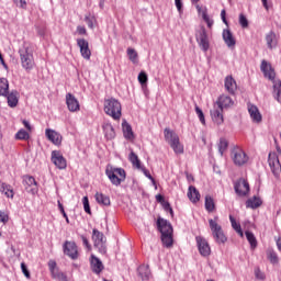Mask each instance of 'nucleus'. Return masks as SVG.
Returning <instances> with one entry per match:
<instances>
[{"instance_id": "52", "label": "nucleus", "mask_w": 281, "mask_h": 281, "mask_svg": "<svg viewBox=\"0 0 281 281\" xmlns=\"http://www.w3.org/2000/svg\"><path fill=\"white\" fill-rule=\"evenodd\" d=\"M13 2L15 3V5L18 8H21L22 10L27 9V1H25V0H13Z\"/></svg>"}, {"instance_id": "57", "label": "nucleus", "mask_w": 281, "mask_h": 281, "mask_svg": "<svg viewBox=\"0 0 281 281\" xmlns=\"http://www.w3.org/2000/svg\"><path fill=\"white\" fill-rule=\"evenodd\" d=\"M142 170L145 177H147V179H149L155 186V178H153V176L150 175V171H148L146 168H142Z\"/></svg>"}, {"instance_id": "15", "label": "nucleus", "mask_w": 281, "mask_h": 281, "mask_svg": "<svg viewBox=\"0 0 281 281\" xmlns=\"http://www.w3.org/2000/svg\"><path fill=\"white\" fill-rule=\"evenodd\" d=\"M235 192L238 194V196H247L249 193V182L245 179H239L235 186Z\"/></svg>"}, {"instance_id": "23", "label": "nucleus", "mask_w": 281, "mask_h": 281, "mask_svg": "<svg viewBox=\"0 0 281 281\" xmlns=\"http://www.w3.org/2000/svg\"><path fill=\"white\" fill-rule=\"evenodd\" d=\"M137 273L143 281H149L153 273L150 272V267L148 265H142L137 269Z\"/></svg>"}, {"instance_id": "58", "label": "nucleus", "mask_w": 281, "mask_h": 281, "mask_svg": "<svg viewBox=\"0 0 281 281\" xmlns=\"http://www.w3.org/2000/svg\"><path fill=\"white\" fill-rule=\"evenodd\" d=\"M175 3L178 12L181 14L183 12V2L181 0H175Z\"/></svg>"}, {"instance_id": "10", "label": "nucleus", "mask_w": 281, "mask_h": 281, "mask_svg": "<svg viewBox=\"0 0 281 281\" xmlns=\"http://www.w3.org/2000/svg\"><path fill=\"white\" fill-rule=\"evenodd\" d=\"M50 161L58 168V170H65L67 168V159L64 158L60 150H53L50 154Z\"/></svg>"}, {"instance_id": "36", "label": "nucleus", "mask_w": 281, "mask_h": 281, "mask_svg": "<svg viewBox=\"0 0 281 281\" xmlns=\"http://www.w3.org/2000/svg\"><path fill=\"white\" fill-rule=\"evenodd\" d=\"M128 159L131 164L135 166V168H137L138 170L142 169V161L139 160V157L137 156V154H135V151L130 153Z\"/></svg>"}, {"instance_id": "4", "label": "nucleus", "mask_w": 281, "mask_h": 281, "mask_svg": "<svg viewBox=\"0 0 281 281\" xmlns=\"http://www.w3.org/2000/svg\"><path fill=\"white\" fill-rule=\"evenodd\" d=\"M164 134L166 142L171 146L176 155H183V145L179 142V135L169 127L165 128Z\"/></svg>"}, {"instance_id": "2", "label": "nucleus", "mask_w": 281, "mask_h": 281, "mask_svg": "<svg viewBox=\"0 0 281 281\" xmlns=\"http://www.w3.org/2000/svg\"><path fill=\"white\" fill-rule=\"evenodd\" d=\"M20 60L25 71H32L34 69V52L30 48V45L24 44L20 49Z\"/></svg>"}, {"instance_id": "12", "label": "nucleus", "mask_w": 281, "mask_h": 281, "mask_svg": "<svg viewBox=\"0 0 281 281\" xmlns=\"http://www.w3.org/2000/svg\"><path fill=\"white\" fill-rule=\"evenodd\" d=\"M195 240L201 256L207 258V256L212 254V248H210V244L207 243V240L201 236L195 237Z\"/></svg>"}, {"instance_id": "24", "label": "nucleus", "mask_w": 281, "mask_h": 281, "mask_svg": "<svg viewBox=\"0 0 281 281\" xmlns=\"http://www.w3.org/2000/svg\"><path fill=\"white\" fill-rule=\"evenodd\" d=\"M224 87L226 91L231 93V95H234V93H236V89H238V86L236 85V80L232 76H227L225 78Z\"/></svg>"}, {"instance_id": "46", "label": "nucleus", "mask_w": 281, "mask_h": 281, "mask_svg": "<svg viewBox=\"0 0 281 281\" xmlns=\"http://www.w3.org/2000/svg\"><path fill=\"white\" fill-rule=\"evenodd\" d=\"M15 139H24V140H27V139H30V133H27L25 130H20V131L15 134Z\"/></svg>"}, {"instance_id": "6", "label": "nucleus", "mask_w": 281, "mask_h": 281, "mask_svg": "<svg viewBox=\"0 0 281 281\" xmlns=\"http://www.w3.org/2000/svg\"><path fill=\"white\" fill-rule=\"evenodd\" d=\"M231 157L235 166H245L249 161V156L243 150V148L235 146L231 150Z\"/></svg>"}, {"instance_id": "25", "label": "nucleus", "mask_w": 281, "mask_h": 281, "mask_svg": "<svg viewBox=\"0 0 281 281\" xmlns=\"http://www.w3.org/2000/svg\"><path fill=\"white\" fill-rule=\"evenodd\" d=\"M105 175L110 179V181L113 186H121L122 181H124V180H122V178H120L115 175L113 167H108L105 170Z\"/></svg>"}, {"instance_id": "22", "label": "nucleus", "mask_w": 281, "mask_h": 281, "mask_svg": "<svg viewBox=\"0 0 281 281\" xmlns=\"http://www.w3.org/2000/svg\"><path fill=\"white\" fill-rule=\"evenodd\" d=\"M102 130L105 139H115V128L109 121H104L102 124Z\"/></svg>"}, {"instance_id": "42", "label": "nucleus", "mask_w": 281, "mask_h": 281, "mask_svg": "<svg viewBox=\"0 0 281 281\" xmlns=\"http://www.w3.org/2000/svg\"><path fill=\"white\" fill-rule=\"evenodd\" d=\"M229 146V143L225 138H221L218 143V153L223 157V154L225 150H227V147Z\"/></svg>"}, {"instance_id": "19", "label": "nucleus", "mask_w": 281, "mask_h": 281, "mask_svg": "<svg viewBox=\"0 0 281 281\" xmlns=\"http://www.w3.org/2000/svg\"><path fill=\"white\" fill-rule=\"evenodd\" d=\"M157 227L158 232H160L161 235L172 234L173 232L172 224H170V222L161 217L157 220Z\"/></svg>"}, {"instance_id": "38", "label": "nucleus", "mask_w": 281, "mask_h": 281, "mask_svg": "<svg viewBox=\"0 0 281 281\" xmlns=\"http://www.w3.org/2000/svg\"><path fill=\"white\" fill-rule=\"evenodd\" d=\"M0 192L5 194L9 199H13L14 196V191L12 190V187L10 184L2 183L0 187Z\"/></svg>"}, {"instance_id": "5", "label": "nucleus", "mask_w": 281, "mask_h": 281, "mask_svg": "<svg viewBox=\"0 0 281 281\" xmlns=\"http://www.w3.org/2000/svg\"><path fill=\"white\" fill-rule=\"evenodd\" d=\"M209 225L215 243L217 245H225L227 243V236H225L223 227L215 220H209Z\"/></svg>"}, {"instance_id": "37", "label": "nucleus", "mask_w": 281, "mask_h": 281, "mask_svg": "<svg viewBox=\"0 0 281 281\" xmlns=\"http://www.w3.org/2000/svg\"><path fill=\"white\" fill-rule=\"evenodd\" d=\"M161 243L164 247L170 248L175 240L172 239V233H168L166 235H161Z\"/></svg>"}, {"instance_id": "40", "label": "nucleus", "mask_w": 281, "mask_h": 281, "mask_svg": "<svg viewBox=\"0 0 281 281\" xmlns=\"http://www.w3.org/2000/svg\"><path fill=\"white\" fill-rule=\"evenodd\" d=\"M229 221H231V224H232V227H233V229H235V232L237 233V234H239V236L243 238V236H244V233H243V228L240 227V224H238L237 222H236V218H234V216H229Z\"/></svg>"}, {"instance_id": "14", "label": "nucleus", "mask_w": 281, "mask_h": 281, "mask_svg": "<svg viewBox=\"0 0 281 281\" xmlns=\"http://www.w3.org/2000/svg\"><path fill=\"white\" fill-rule=\"evenodd\" d=\"M64 254L72 260H76L78 258V246L74 241H65Z\"/></svg>"}, {"instance_id": "21", "label": "nucleus", "mask_w": 281, "mask_h": 281, "mask_svg": "<svg viewBox=\"0 0 281 281\" xmlns=\"http://www.w3.org/2000/svg\"><path fill=\"white\" fill-rule=\"evenodd\" d=\"M90 265L93 273L100 274L104 270V265L102 263V260L95 256H91Z\"/></svg>"}, {"instance_id": "59", "label": "nucleus", "mask_w": 281, "mask_h": 281, "mask_svg": "<svg viewBox=\"0 0 281 281\" xmlns=\"http://www.w3.org/2000/svg\"><path fill=\"white\" fill-rule=\"evenodd\" d=\"M202 19L203 21H205V23H209L210 21H212V19H210V15H207V9H204L202 11Z\"/></svg>"}, {"instance_id": "63", "label": "nucleus", "mask_w": 281, "mask_h": 281, "mask_svg": "<svg viewBox=\"0 0 281 281\" xmlns=\"http://www.w3.org/2000/svg\"><path fill=\"white\" fill-rule=\"evenodd\" d=\"M221 16H222L223 23H225V25H228L225 10H222Z\"/></svg>"}, {"instance_id": "50", "label": "nucleus", "mask_w": 281, "mask_h": 281, "mask_svg": "<svg viewBox=\"0 0 281 281\" xmlns=\"http://www.w3.org/2000/svg\"><path fill=\"white\" fill-rule=\"evenodd\" d=\"M239 24L241 25V27H249V21L247 20V16H245V14H239Z\"/></svg>"}, {"instance_id": "7", "label": "nucleus", "mask_w": 281, "mask_h": 281, "mask_svg": "<svg viewBox=\"0 0 281 281\" xmlns=\"http://www.w3.org/2000/svg\"><path fill=\"white\" fill-rule=\"evenodd\" d=\"M92 240L100 254H106V237L104 236V233L94 228L92 231Z\"/></svg>"}, {"instance_id": "56", "label": "nucleus", "mask_w": 281, "mask_h": 281, "mask_svg": "<svg viewBox=\"0 0 281 281\" xmlns=\"http://www.w3.org/2000/svg\"><path fill=\"white\" fill-rule=\"evenodd\" d=\"M58 209L59 212L63 214L64 218L66 220V223H69V217L67 216V213L65 212V206H63V203L58 201Z\"/></svg>"}, {"instance_id": "27", "label": "nucleus", "mask_w": 281, "mask_h": 281, "mask_svg": "<svg viewBox=\"0 0 281 281\" xmlns=\"http://www.w3.org/2000/svg\"><path fill=\"white\" fill-rule=\"evenodd\" d=\"M188 199L192 203H199V201H201V193H199V190H196V187L194 186L189 187Z\"/></svg>"}, {"instance_id": "35", "label": "nucleus", "mask_w": 281, "mask_h": 281, "mask_svg": "<svg viewBox=\"0 0 281 281\" xmlns=\"http://www.w3.org/2000/svg\"><path fill=\"white\" fill-rule=\"evenodd\" d=\"M95 201L99 205H111V198L109 195H104L103 193H95Z\"/></svg>"}, {"instance_id": "9", "label": "nucleus", "mask_w": 281, "mask_h": 281, "mask_svg": "<svg viewBox=\"0 0 281 281\" xmlns=\"http://www.w3.org/2000/svg\"><path fill=\"white\" fill-rule=\"evenodd\" d=\"M268 164L272 175L277 178L280 177V172H281L280 158H278V154H276V151L269 154Z\"/></svg>"}, {"instance_id": "44", "label": "nucleus", "mask_w": 281, "mask_h": 281, "mask_svg": "<svg viewBox=\"0 0 281 281\" xmlns=\"http://www.w3.org/2000/svg\"><path fill=\"white\" fill-rule=\"evenodd\" d=\"M112 170L114 171L116 177L119 176L121 180L126 181V171L123 168L112 167Z\"/></svg>"}, {"instance_id": "48", "label": "nucleus", "mask_w": 281, "mask_h": 281, "mask_svg": "<svg viewBox=\"0 0 281 281\" xmlns=\"http://www.w3.org/2000/svg\"><path fill=\"white\" fill-rule=\"evenodd\" d=\"M195 113L201 122V124H205V115L203 114V110L199 108V105H195Z\"/></svg>"}, {"instance_id": "61", "label": "nucleus", "mask_w": 281, "mask_h": 281, "mask_svg": "<svg viewBox=\"0 0 281 281\" xmlns=\"http://www.w3.org/2000/svg\"><path fill=\"white\" fill-rule=\"evenodd\" d=\"M81 240H82L85 247H87V249H91V245L89 244V239H87L85 237V235H81Z\"/></svg>"}, {"instance_id": "26", "label": "nucleus", "mask_w": 281, "mask_h": 281, "mask_svg": "<svg viewBox=\"0 0 281 281\" xmlns=\"http://www.w3.org/2000/svg\"><path fill=\"white\" fill-rule=\"evenodd\" d=\"M211 116L215 124H223V110L221 108H216V105H214V109L211 111Z\"/></svg>"}, {"instance_id": "32", "label": "nucleus", "mask_w": 281, "mask_h": 281, "mask_svg": "<svg viewBox=\"0 0 281 281\" xmlns=\"http://www.w3.org/2000/svg\"><path fill=\"white\" fill-rule=\"evenodd\" d=\"M267 260H269L270 265H278L280 262V258L278 257V252L272 248H268L266 251Z\"/></svg>"}, {"instance_id": "8", "label": "nucleus", "mask_w": 281, "mask_h": 281, "mask_svg": "<svg viewBox=\"0 0 281 281\" xmlns=\"http://www.w3.org/2000/svg\"><path fill=\"white\" fill-rule=\"evenodd\" d=\"M195 40L202 52L210 49V38L207 37V31L204 26H201V29L196 31Z\"/></svg>"}, {"instance_id": "33", "label": "nucleus", "mask_w": 281, "mask_h": 281, "mask_svg": "<svg viewBox=\"0 0 281 281\" xmlns=\"http://www.w3.org/2000/svg\"><path fill=\"white\" fill-rule=\"evenodd\" d=\"M262 205V200L258 196H254L252 199H248L246 201V207H250L251 210H256Z\"/></svg>"}, {"instance_id": "53", "label": "nucleus", "mask_w": 281, "mask_h": 281, "mask_svg": "<svg viewBox=\"0 0 281 281\" xmlns=\"http://www.w3.org/2000/svg\"><path fill=\"white\" fill-rule=\"evenodd\" d=\"M10 221V215L8 213L0 211V223H3L5 225Z\"/></svg>"}, {"instance_id": "45", "label": "nucleus", "mask_w": 281, "mask_h": 281, "mask_svg": "<svg viewBox=\"0 0 281 281\" xmlns=\"http://www.w3.org/2000/svg\"><path fill=\"white\" fill-rule=\"evenodd\" d=\"M138 82L142 85V87H146V85H148V75H146L145 71L139 72Z\"/></svg>"}, {"instance_id": "20", "label": "nucleus", "mask_w": 281, "mask_h": 281, "mask_svg": "<svg viewBox=\"0 0 281 281\" xmlns=\"http://www.w3.org/2000/svg\"><path fill=\"white\" fill-rule=\"evenodd\" d=\"M215 106L222 110L229 109V106H234V101L232 100L231 97L223 94L216 101Z\"/></svg>"}, {"instance_id": "1", "label": "nucleus", "mask_w": 281, "mask_h": 281, "mask_svg": "<svg viewBox=\"0 0 281 281\" xmlns=\"http://www.w3.org/2000/svg\"><path fill=\"white\" fill-rule=\"evenodd\" d=\"M260 69L262 74L265 75V78H269L271 82L273 83V93L274 98H277L278 102L281 103V81L280 79H276V70L267 61L262 60Z\"/></svg>"}, {"instance_id": "47", "label": "nucleus", "mask_w": 281, "mask_h": 281, "mask_svg": "<svg viewBox=\"0 0 281 281\" xmlns=\"http://www.w3.org/2000/svg\"><path fill=\"white\" fill-rule=\"evenodd\" d=\"M127 56L131 61L137 63V50H135L134 48H127Z\"/></svg>"}, {"instance_id": "62", "label": "nucleus", "mask_w": 281, "mask_h": 281, "mask_svg": "<svg viewBox=\"0 0 281 281\" xmlns=\"http://www.w3.org/2000/svg\"><path fill=\"white\" fill-rule=\"evenodd\" d=\"M77 32L78 34L83 36L85 34H87V29L85 26H77Z\"/></svg>"}, {"instance_id": "30", "label": "nucleus", "mask_w": 281, "mask_h": 281, "mask_svg": "<svg viewBox=\"0 0 281 281\" xmlns=\"http://www.w3.org/2000/svg\"><path fill=\"white\" fill-rule=\"evenodd\" d=\"M248 113L255 122H262V115L256 105H249Z\"/></svg>"}, {"instance_id": "51", "label": "nucleus", "mask_w": 281, "mask_h": 281, "mask_svg": "<svg viewBox=\"0 0 281 281\" xmlns=\"http://www.w3.org/2000/svg\"><path fill=\"white\" fill-rule=\"evenodd\" d=\"M83 210L87 214H91V206L89 205V198L83 196L82 199Z\"/></svg>"}, {"instance_id": "49", "label": "nucleus", "mask_w": 281, "mask_h": 281, "mask_svg": "<svg viewBox=\"0 0 281 281\" xmlns=\"http://www.w3.org/2000/svg\"><path fill=\"white\" fill-rule=\"evenodd\" d=\"M48 268H49L52 277H54V273H58L60 271V270L56 269V261H54V260L48 261Z\"/></svg>"}, {"instance_id": "64", "label": "nucleus", "mask_w": 281, "mask_h": 281, "mask_svg": "<svg viewBox=\"0 0 281 281\" xmlns=\"http://www.w3.org/2000/svg\"><path fill=\"white\" fill-rule=\"evenodd\" d=\"M277 247H278L279 251H281V237H279L277 239Z\"/></svg>"}, {"instance_id": "55", "label": "nucleus", "mask_w": 281, "mask_h": 281, "mask_svg": "<svg viewBox=\"0 0 281 281\" xmlns=\"http://www.w3.org/2000/svg\"><path fill=\"white\" fill-rule=\"evenodd\" d=\"M21 270H22V273H24L25 278H27V280H30L31 274H30V270L27 269V266L25 265V262L21 263Z\"/></svg>"}, {"instance_id": "60", "label": "nucleus", "mask_w": 281, "mask_h": 281, "mask_svg": "<svg viewBox=\"0 0 281 281\" xmlns=\"http://www.w3.org/2000/svg\"><path fill=\"white\" fill-rule=\"evenodd\" d=\"M164 210H166V212H170L171 216L175 214V212L172 211V207L170 206V203L168 202H164Z\"/></svg>"}, {"instance_id": "34", "label": "nucleus", "mask_w": 281, "mask_h": 281, "mask_svg": "<svg viewBox=\"0 0 281 281\" xmlns=\"http://www.w3.org/2000/svg\"><path fill=\"white\" fill-rule=\"evenodd\" d=\"M10 91V83L7 78H0V95L7 97Z\"/></svg>"}, {"instance_id": "43", "label": "nucleus", "mask_w": 281, "mask_h": 281, "mask_svg": "<svg viewBox=\"0 0 281 281\" xmlns=\"http://www.w3.org/2000/svg\"><path fill=\"white\" fill-rule=\"evenodd\" d=\"M85 21L88 25V27H90V30H93V27H95V15H91V13H89L88 15L85 16Z\"/></svg>"}, {"instance_id": "11", "label": "nucleus", "mask_w": 281, "mask_h": 281, "mask_svg": "<svg viewBox=\"0 0 281 281\" xmlns=\"http://www.w3.org/2000/svg\"><path fill=\"white\" fill-rule=\"evenodd\" d=\"M23 186L29 194H36L38 192V183L36 179L32 176H24L23 177Z\"/></svg>"}, {"instance_id": "41", "label": "nucleus", "mask_w": 281, "mask_h": 281, "mask_svg": "<svg viewBox=\"0 0 281 281\" xmlns=\"http://www.w3.org/2000/svg\"><path fill=\"white\" fill-rule=\"evenodd\" d=\"M205 210H207L209 212H213L214 210H216V204L214 203V199H212V196L210 195L205 196Z\"/></svg>"}, {"instance_id": "29", "label": "nucleus", "mask_w": 281, "mask_h": 281, "mask_svg": "<svg viewBox=\"0 0 281 281\" xmlns=\"http://www.w3.org/2000/svg\"><path fill=\"white\" fill-rule=\"evenodd\" d=\"M223 40L227 47H234L236 45V40L234 38L232 31H229L228 29L223 31Z\"/></svg>"}, {"instance_id": "31", "label": "nucleus", "mask_w": 281, "mask_h": 281, "mask_svg": "<svg viewBox=\"0 0 281 281\" xmlns=\"http://www.w3.org/2000/svg\"><path fill=\"white\" fill-rule=\"evenodd\" d=\"M123 127V135L125 139H135V134L133 133V127H131V124L128 122L124 121L122 123Z\"/></svg>"}, {"instance_id": "13", "label": "nucleus", "mask_w": 281, "mask_h": 281, "mask_svg": "<svg viewBox=\"0 0 281 281\" xmlns=\"http://www.w3.org/2000/svg\"><path fill=\"white\" fill-rule=\"evenodd\" d=\"M77 45L80 49V54L85 60L91 59V49L89 48V42L85 38H78Z\"/></svg>"}, {"instance_id": "39", "label": "nucleus", "mask_w": 281, "mask_h": 281, "mask_svg": "<svg viewBox=\"0 0 281 281\" xmlns=\"http://www.w3.org/2000/svg\"><path fill=\"white\" fill-rule=\"evenodd\" d=\"M245 234L251 249H256V247H258V240L256 239V236L254 235V233L246 231Z\"/></svg>"}, {"instance_id": "18", "label": "nucleus", "mask_w": 281, "mask_h": 281, "mask_svg": "<svg viewBox=\"0 0 281 281\" xmlns=\"http://www.w3.org/2000/svg\"><path fill=\"white\" fill-rule=\"evenodd\" d=\"M66 104L71 113L80 111V102H78V99H76V97L71 93L66 94Z\"/></svg>"}, {"instance_id": "16", "label": "nucleus", "mask_w": 281, "mask_h": 281, "mask_svg": "<svg viewBox=\"0 0 281 281\" xmlns=\"http://www.w3.org/2000/svg\"><path fill=\"white\" fill-rule=\"evenodd\" d=\"M265 42L269 49H276L278 47V43L280 42V37L276 34V31H270L265 35Z\"/></svg>"}, {"instance_id": "17", "label": "nucleus", "mask_w": 281, "mask_h": 281, "mask_svg": "<svg viewBox=\"0 0 281 281\" xmlns=\"http://www.w3.org/2000/svg\"><path fill=\"white\" fill-rule=\"evenodd\" d=\"M45 135L47 139L52 142V144H54L55 146H60V144H63V135H60V133L58 132L47 128L45 131Z\"/></svg>"}, {"instance_id": "28", "label": "nucleus", "mask_w": 281, "mask_h": 281, "mask_svg": "<svg viewBox=\"0 0 281 281\" xmlns=\"http://www.w3.org/2000/svg\"><path fill=\"white\" fill-rule=\"evenodd\" d=\"M5 98L8 100V105L11 106V109H14V106L19 104V91L13 90L11 92H8V95Z\"/></svg>"}, {"instance_id": "3", "label": "nucleus", "mask_w": 281, "mask_h": 281, "mask_svg": "<svg viewBox=\"0 0 281 281\" xmlns=\"http://www.w3.org/2000/svg\"><path fill=\"white\" fill-rule=\"evenodd\" d=\"M103 110L106 115H110L114 120L122 117V103L115 98L105 99Z\"/></svg>"}, {"instance_id": "54", "label": "nucleus", "mask_w": 281, "mask_h": 281, "mask_svg": "<svg viewBox=\"0 0 281 281\" xmlns=\"http://www.w3.org/2000/svg\"><path fill=\"white\" fill-rule=\"evenodd\" d=\"M255 278L257 280H265L266 276L265 272L260 271V268L255 269Z\"/></svg>"}]
</instances>
